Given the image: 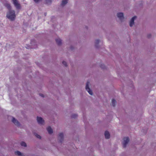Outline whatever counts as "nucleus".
Here are the masks:
<instances>
[{"label": "nucleus", "instance_id": "1", "mask_svg": "<svg viewBox=\"0 0 156 156\" xmlns=\"http://www.w3.org/2000/svg\"><path fill=\"white\" fill-rule=\"evenodd\" d=\"M6 16L11 20H14L16 17L15 11L13 10H9L7 13Z\"/></svg>", "mask_w": 156, "mask_h": 156}, {"label": "nucleus", "instance_id": "2", "mask_svg": "<svg viewBox=\"0 0 156 156\" xmlns=\"http://www.w3.org/2000/svg\"><path fill=\"white\" fill-rule=\"evenodd\" d=\"M123 140L122 143V146L124 148H125L129 141V139L128 137H125L123 139Z\"/></svg>", "mask_w": 156, "mask_h": 156}, {"label": "nucleus", "instance_id": "3", "mask_svg": "<svg viewBox=\"0 0 156 156\" xmlns=\"http://www.w3.org/2000/svg\"><path fill=\"white\" fill-rule=\"evenodd\" d=\"M90 83L89 81H88L87 82L86 86V89L90 95H92L93 94L92 91L89 87V85L90 84Z\"/></svg>", "mask_w": 156, "mask_h": 156}, {"label": "nucleus", "instance_id": "4", "mask_svg": "<svg viewBox=\"0 0 156 156\" xmlns=\"http://www.w3.org/2000/svg\"><path fill=\"white\" fill-rule=\"evenodd\" d=\"M13 3L17 9H20V4L18 3L17 0H12Z\"/></svg>", "mask_w": 156, "mask_h": 156}, {"label": "nucleus", "instance_id": "5", "mask_svg": "<svg viewBox=\"0 0 156 156\" xmlns=\"http://www.w3.org/2000/svg\"><path fill=\"white\" fill-rule=\"evenodd\" d=\"M37 120L38 123L41 124H43L44 122V121L43 119L41 117L37 116Z\"/></svg>", "mask_w": 156, "mask_h": 156}, {"label": "nucleus", "instance_id": "6", "mask_svg": "<svg viewBox=\"0 0 156 156\" xmlns=\"http://www.w3.org/2000/svg\"><path fill=\"white\" fill-rule=\"evenodd\" d=\"M117 16L121 20L124 19V15L122 12H119L118 13Z\"/></svg>", "mask_w": 156, "mask_h": 156}, {"label": "nucleus", "instance_id": "7", "mask_svg": "<svg viewBox=\"0 0 156 156\" xmlns=\"http://www.w3.org/2000/svg\"><path fill=\"white\" fill-rule=\"evenodd\" d=\"M136 18V16H133L131 19L129 23V25L130 27H132L134 23V20Z\"/></svg>", "mask_w": 156, "mask_h": 156}, {"label": "nucleus", "instance_id": "8", "mask_svg": "<svg viewBox=\"0 0 156 156\" xmlns=\"http://www.w3.org/2000/svg\"><path fill=\"white\" fill-rule=\"evenodd\" d=\"M12 121L16 125L19 126L20 125L19 122L14 117L12 118Z\"/></svg>", "mask_w": 156, "mask_h": 156}, {"label": "nucleus", "instance_id": "9", "mask_svg": "<svg viewBox=\"0 0 156 156\" xmlns=\"http://www.w3.org/2000/svg\"><path fill=\"white\" fill-rule=\"evenodd\" d=\"M105 138L107 139H108L110 138V134L108 131H105Z\"/></svg>", "mask_w": 156, "mask_h": 156}, {"label": "nucleus", "instance_id": "10", "mask_svg": "<svg viewBox=\"0 0 156 156\" xmlns=\"http://www.w3.org/2000/svg\"><path fill=\"white\" fill-rule=\"evenodd\" d=\"M47 130L48 133L50 134H52L53 132V130L50 126L48 127L47 128Z\"/></svg>", "mask_w": 156, "mask_h": 156}, {"label": "nucleus", "instance_id": "11", "mask_svg": "<svg viewBox=\"0 0 156 156\" xmlns=\"http://www.w3.org/2000/svg\"><path fill=\"white\" fill-rule=\"evenodd\" d=\"M56 41L58 45H60L62 44V40L59 38L56 39Z\"/></svg>", "mask_w": 156, "mask_h": 156}, {"label": "nucleus", "instance_id": "12", "mask_svg": "<svg viewBox=\"0 0 156 156\" xmlns=\"http://www.w3.org/2000/svg\"><path fill=\"white\" fill-rule=\"evenodd\" d=\"M59 138H60L61 139V141L62 140H63V134L62 133H60L58 135Z\"/></svg>", "mask_w": 156, "mask_h": 156}, {"label": "nucleus", "instance_id": "13", "mask_svg": "<svg viewBox=\"0 0 156 156\" xmlns=\"http://www.w3.org/2000/svg\"><path fill=\"white\" fill-rule=\"evenodd\" d=\"M68 0H63L62 1L61 5L62 6L64 5L67 3V1Z\"/></svg>", "mask_w": 156, "mask_h": 156}, {"label": "nucleus", "instance_id": "14", "mask_svg": "<svg viewBox=\"0 0 156 156\" xmlns=\"http://www.w3.org/2000/svg\"><path fill=\"white\" fill-rule=\"evenodd\" d=\"M116 103V101L114 99H112V105L113 107H115V104Z\"/></svg>", "mask_w": 156, "mask_h": 156}, {"label": "nucleus", "instance_id": "15", "mask_svg": "<svg viewBox=\"0 0 156 156\" xmlns=\"http://www.w3.org/2000/svg\"><path fill=\"white\" fill-rule=\"evenodd\" d=\"M5 6L7 9L9 10L11 9V6L10 5L9 3H6L5 4Z\"/></svg>", "mask_w": 156, "mask_h": 156}, {"label": "nucleus", "instance_id": "16", "mask_svg": "<svg viewBox=\"0 0 156 156\" xmlns=\"http://www.w3.org/2000/svg\"><path fill=\"white\" fill-rule=\"evenodd\" d=\"M20 144L21 146H24L25 147H27L26 144L24 142H22L20 143Z\"/></svg>", "mask_w": 156, "mask_h": 156}, {"label": "nucleus", "instance_id": "17", "mask_svg": "<svg viewBox=\"0 0 156 156\" xmlns=\"http://www.w3.org/2000/svg\"><path fill=\"white\" fill-rule=\"evenodd\" d=\"M15 154L18 156H20L21 155V153L20 152L17 151H15Z\"/></svg>", "mask_w": 156, "mask_h": 156}, {"label": "nucleus", "instance_id": "18", "mask_svg": "<svg viewBox=\"0 0 156 156\" xmlns=\"http://www.w3.org/2000/svg\"><path fill=\"white\" fill-rule=\"evenodd\" d=\"M46 3L48 4H50L52 2L51 0H45Z\"/></svg>", "mask_w": 156, "mask_h": 156}, {"label": "nucleus", "instance_id": "19", "mask_svg": "<svg viewBox=\"0 0 156 156\" xmlns=\"http://www.w3.org/2000/svg\"><path fill=\"white\" fill-rule=\"evenodd\" d=\"M100 41V40L99 39L96 40L95 41V46L97 47V44H99Z\"/></svg>", "mask_w": 156, "mask_h": 156}, {"label": "nucleus", "instance_id": "20", "mask_svg": "<svg viewBox=\"0 0 156 156\" xmlns=\"http://www.w3.org/2000/svg\"><path fill=\"white\" fill-rule=\"evenodd\" d=\"M77 116V115L76 114H74L72 115V118H75Z\"/></svg>", "mask_w": 156, "mask_h": 156}, {"label": "nucleus", "instance_id": "21", "mask_svg": "<svg viewBox=\"0 0 156 156\" xmlns=\"http://www.w3.org/2000/svg\"><path fill=\"white\" fill-rule=\"evenodd\" d=\"M35 136L37 137V138H39V139H41V136H40L39 135L37 134H35Z\"/></svg>", "mask_w": 156, "mask_h": 156}, {"label": "nucleus", "instance_id": "22", "mask_svg": "<svg viewBox=\"0 0 156 156\" xmlns=\"http://www.w3.org/2000/svg\"><path fill=\"white\" fill-rule=\"evenodd\" d=\"M62 63L66 67L67 66V64L66 62L63 61Z\"/></svg>", "mask_w": 156, "mask_h": 156}, {"label": "nucleus", "instance_id": "23", "mask_svg": "<svg viewBox=\"0 0 156 156\" xmlns=\"http://www.w3.org/2000/svg\"><path fill=\"white\" fill-rule=\"evenodd\" d=\"M101 67L103 69H104L105 68V66H104V64L103 65H101Z\"/></svg>", "mask_w": 156, "mask_h": 156}, {"label": "nucleus", "instance_id": "24", "mask_svg": "<svg viewBox=\"0 0 156 156\" xmlns=\"http://www.w3.org/2000/svg\"><path fill=\"white\" fill-rule=\"evenodd\" d=\"M40 0H34V1L36 3H38Z\"/></svg>", "mask_w": 156, "mask_h": 156}, {"label": "nucleus", "instance_id": "25", "mask_svg": "<svg viewBox=\"0 0 156 156\" xmlns=\"http://www.w3.org/2000/svg\"><path fill=\"white\" fill-rule=\"evenodd\" d=\"M39 95L40 96H41V97H44V95L42 94H40Z\"/></svg>", "mask_w": 156, "mask_h": 156}, {"label": "nucleus", "instance_id": "26", "mask_svg": "<svg viewBox=\"0 0 156 156\" xmlns=\"http://www.w3.org/2000/svg\"><path fill=\"white\" fill-rule=\"evenodd\" d=\"M151 36V34H148V35L147 37L148 38H150Z\"/></svg>", "mask_w": 156, "mask_h": 156}, {"label": "nucleus", "instance_id": "27", "mask_svg": "<svg viewBox=\"0 0 156 156\" xmlns=\"http://www.w3.org/2000/svg\"><path fill=\"white\" fill-rule=\"evenodd\" d=\"M28 48V49H29V48Z\"/></svg>", "mask_w": 156, "mask_h": 156}, {"label": "nucleus", "instance_id": "28", "mask_svg": "<svg viewBox=\"0 0 156 156\" xmlns=\"http://www.w3.org/2000/svg\"><path fill=\"white\" fill-rule=\"evenodd\" d=\"M46 13L45 14V16L46 15Z\"/></svg>", "mask_w": 156, "mask_h": 156}]
</instances>
